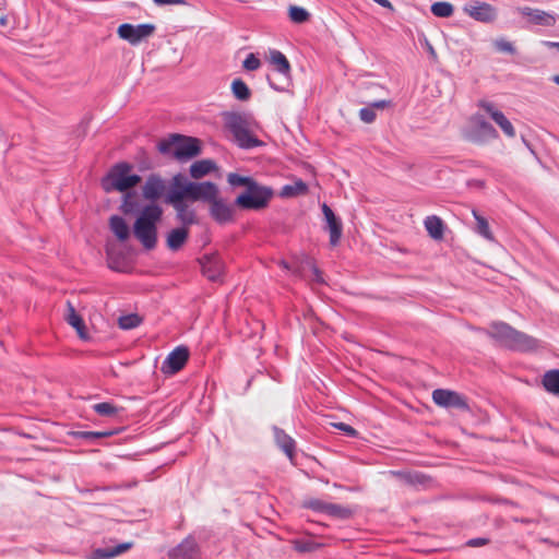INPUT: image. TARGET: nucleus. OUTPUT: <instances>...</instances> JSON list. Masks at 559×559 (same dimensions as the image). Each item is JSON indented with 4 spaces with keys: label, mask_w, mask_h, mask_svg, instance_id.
Segmentation results:
<instances>
[{
    "label": "nucleus",
    "mask_w": 559,
    "mask_h": 559,
    "mask_svg": "<svg viewBox=\"0 0 559 559\" xmlns=\"http://www.w3.org/2000/svg\"><path fill=\"white\" fill-rule=\"evenodd\" d=\"M157 150L163 155L173 156L178 160H187L201 153V144L197 138L174 133L160 140Z\"/></svg>",
    "instance_id": "nucleus-3"
},
{
    "label": "nucleus",
    "mask_w": 559,
    "mask_h": 559,
    "mask_svg": "<svg viewBox=\"0 0 559 559\" xmlns=\"http://www.w3.org/2000/svg\"><path fill=\"white\" fill-rule=\"evenodd\" d=\"M189 359V352H169L162 364L160 371L164 374L173 376L180 371Z\"/></svg>",
    "instance_id": "nucleus-17"
},
{
    "label": "nucleus",
    "mask_w": 559,
    "mask_h": 559,
    "mask_svg": "<svg viewBox=\"0 0 559 559\" xmlns=\"http://www.w3.org/2000/svg\"><path fill=\"white\" fill-rule=\"evenodd\" d=\"M329 503L323 502L319 499H311L309 500L306 506L314 511H321L325 513V507H328Z\"/></svg>",
    "instance_id": "nucleus-46"
},
{
    "label": "nucleus",
    "mask_w": 559,
    "mask_h": 559,
    "mask_svg": "<svg viewBox=\"0 0 559 559\" xmlns=\"http://www.w3.org/2000/svg\"><path fill=\"white\" fill-rule=\"evenodd\" d=\"M270 61L274 66L275 70L284 75L286 79L290 75V63L286 56L276 49L270 51Z\"/></svg>",
    "instance_id": "nucleus-21"
},
{
    "label": "nucleus",
    "mask_w": 559,
    "mask_h": 559,
    "mask_svg": "<svg viewBox=\"0 0 559 559\" xmlns=\"http://www.w3.org/2000/svg\"><path fill=\"white\" fill-rule=\"evenodd\" d=\"M224 123L240 148L250 150L264 145L263 141L259 140L253 133L255 121L251 115L225 112Z\"/></svg>",
    "instance_id": "nucleus-1"
},
{
    "label": "nucleus",
    "mask_w": 559,
    "mask_h": 559,
    "mask_svg": "<svg viewBox=\"0 0 559 559\" xmlns=\"http://www.w3.org/2000/svg\"><path fill=\"white\" fill-rule=\"evenodd\" d=\"M7 24V17L5 16H1L0 17V25H5Z\"/></svg>",
    "instance_id": "nucleus-56"
},
{
    "label": "nucleus",
    "mask_w": 559,
    "mask_h": 559,
    "mask_svg": "<svg viewBox=\"0 0 559 559\" xmlns=\"http://www.w3.org/2000/svg\"><path fill=\"white\" fill-rule=\"evenodd\" d=\"M313 273L316 275V280L321 283L322 282L321 272L317 267H314Z\"/></svg>",
    "instance_id": "nucleus-53"
},
{
    "label": "nucleus",
    "mask_w": 559,
    "mask_h": 559,
    "mask_svg": "<svg viewBox=\"0 0 559 559\" xmlns=\"http://www.w3.org/2000/svg\"><path fill=\"white\" fill-rule=\"evenodd\" d=\"M498 138L497 130L483 116L474 115L471 118V128L467 139L474 143H485Z\"/></svg>",
    "instance_id": "nucleus-7"
},
{
    "label": "nucleus",
    "mask_w": 559,
    "mask_h": 559,
    "mask_svg": "<svg viewBox=\"0 0 559 559\" xmlns=\"http://www.w3.org/2000/svg\"><path fill=\"white\" fill-rule=\"evenodd\" d=\"M325 513L340 519H347L352 515V511L340 504L329 503L325 507Z\"/></svg>",
    "instance_id": "nucleus-39"
},
{
    "label": "nucleus",
    "mask_w": 559,
    "mask_h": 559,
    "mask_svg": "<svg viewBox=\"0 0 559 559\" xmlns=\"http://www.w3.org/2000/svg\"><path fill=\"white\" fill-rule=\"evenodd\" d=\"M545 46L556 48L559 51V41H544Z\"/></svg>",
    "instance_id": "nucleus-52"
},
{
    "label": "nucleus",
    "mask_w": 559,
    "mask_h": 559,
    "mask_svg": "<svg viewBox=\"0 0 559 559\" xmlns=\"http://www.w3.org/2000/svg\"><path fill=\"white\" fill-rule=\"evenodd\" d=\"M432 401L438 405L442 407H454L459 409H467L468 405L465 401V399L450 390L444 389H436L432 392Z\"/></svg>",
    "instance_id": "nucleus-13"
},
{
    "label": "nucleus",
    "mask_w": 559,
    "mask_h": 559,
    "mask_svg": "<svg viewBox=\"0 0 559 559\" xmlns=\"http://www.w3.org/2000/svg\"><path fill=\"white\" fill-rule=\"evenodd\" d=\"M175 559H198L197 543L192 538L185 539L174 549Z\"/></svg>",
    "instance_id": "nucleus-20"
},
{
    "label": "nucleus",
    "mask_w": 559,
    "mask_h": 559,
    "mask_svg": "<svg viewBox=\"0 0 559 559\" xmlns=\"http://www.w3.org/2000/svg\"><path fill=\"white\" fill-rule=\"evenodd\" d=\"M486 544H487V539H485V538H474V539H469L467 542V545L471 547L484 546Z\"/></svg>",
    "instance_id": "nucleus-50"
},
{
    "label": "nucleus",
    "mask_w": 559,
    "mask_h": 559,
    "mask_svg": "<svg viewBox=\"0 0 559 559\" xmlns=\"http://www.w3.org/2000/svg\"><path fill=\"white\" fill-rule=\"evenodd\" d=\"M308 192L307 183L298 179L293 185H286L281 190V197L283 198H293L297 195H302Z\"/></svg>",
    "instance_id": "nucleus-30"
},
{
    "label": "nucleus",
    "mask_w": 559,
    "mask_h": 559,
    "mask_svg": "<svg viewBox=\"0 0 559 559\" xmlns=\"http://www.w3.org/2000/svg\"><path fill=\"white\" fill-rule=\"evenodd\" d=\"M253 181L255 180L252 177L241 176L237 173H230L227 175V182L231 187H246V189H248V187H250Z\"/></svg>",
    "instance_id": "nucleus-38"
},
{
    "label": "nucleus",
    "mask_w": 559,
    "mask_h": 559,
    "mask_svg": "<svg viewBox=\"0 0 559 559\" xmlns=\"http://www.w3.org/2000/svg\"><path fill=\"white\" fill-rule=\"evenodd\" d=\"M142 322L141 317L138 313H129L121 316L118 319V325L122 330H131L139 326Z\"/></svg>",
    "instance_id": "nucleus-36"
},
{
    "label": "nucleus",
    "mask_w": 559,
    "mask_h": 559,
    "mask_svg": "<svg viewBox=\"0 0 559 559\" xmlns=\"http://www.w3.org/2000/svg\"><path fill=\"white\" fill-rule=\"evenodd\" d=\"M131 546H132L131 543H122L115 547L96 549L92 554L91 559H111V558H115V557L128 551L131 548Z\"/></svg>",
    "instance_id": "nucleus-22"
},
{
    "label": "nucleus",
    "mask_w": 559,
    "mask_h": 559,
    "mask_svg": "<svg viewBox=\"0 0 559 559\" xmlns=\"http://www.w3.org/2000/svg\"><path fill=\"white\" fill-rule=\"evenodd\" d=\"M165 202L175 209L176 218L182 227L198 223L195 211L188 205L187 200L181 201L180 194L166 195Z\"/></svg>",
    "instance_id": "nucleus-9"
},
{
    "label": "nucleus",
    "mask_w": 559,
    "mask_h": 559,
    "mask_svg": "<svg viewBox=\"0 0 559 559\" xmlns=\"http://www.w3.org/2000/svg\"><path fill=\"white\" fill-rule=\"evenodd\" d=\"M473 215L476 219V231L487 240H492L493 236L489 228L487 219L479 215L477 211L473 210Z\"/></svg>",
    "instance_id": "nucleus-34"
},
{
    "label": "nucleus",
    "mask_w": 559,
    "mask_h": 559,
    "mask_svg": "<svg viewBox=\"0 0 559 559\" xmlns=\"http://www.w3.org/2000/svg\"><path fill=\"white\" fill-rule=\"evenodd\" d=\"M273 195L274 191L271 187L253 181L248 189L236 198L234 205L241 210L260 211L269 206Z\"/></svg>",
    "instance_id": "nucleus-5"
},
{
    "label": "nucleus",
    "mask_w": 559,
    "mask_h": 559,
    "mask_svg": "<svg viewBox=\"0 0 559 559\" xmlns=\"http://www.w3.org/2000/svg\"><path fill=\"white\" fill-rule=\"evenodd\" d=\"M166 182L158 174H151L142 187V194L144 199L155 203L166 192Z\"/></svg>",
    "instance_id": "nucleus-15"
},
{
    "label": "nucleus",
    "mask_w": 559,
    "mask_h": 559,
    "mask_svg": "<svg viewBox=\"0 0 559 559\" xmlns=\"http://www.w3.org/2000/svg\"><path fill=\"white\" fill-rule=\"evenodd\" d=\"M67 321L70 325H72L78 331L81 338H86L85 333H84V329H85L84 321L81 318V316L79 313H76L73 305L70 301H68Z\"/></svg>",
    "instance_id": "nucleus-29"
},
{
    "label": "nucleus",
    "mask_w": 559,
    "mask_h": 559,
    "mask_svg": "<svg viewBox=\"0 0 559 559\" xmlns=\"http://www.w3.org/2000/svg\"><path fill=\"white\" fill-rule=\"evenodd\" d=\"M242 66L247 71H255L261 67V61L254 53H249Z\"/></svg>",
    "instance_id": "nucleus-41"
},
{
    "label": "nucleus",
    "mask_w": 559,
    "mask_h": 559,
    "mask_svg": "<svg viewBox=\"0 0 559 559\" xmlns=\"http://www.w3.org/2000/svg\"><path fill=\"white\" fill-rule=\"evenodd\" d=\"M542 382L547 392L559 396V370L558 369H552V370L547 371L544 374Z\"/></svg>",
    "instance_id": "nucleus-28"
},
{
    "label": "nucleus",
    "mask_w": 559,
    "mask_h": 559,
    "mask_svg": "<svg viewBox=\"0 0 559 559\" xmlns=\"http://www.w3.org/2000/svg\"><path fill=\"white\" fill-rule=\"evenodd\" d=\"M174 349L181 350V349H188V348L185 345H178Z\"/></svg>",
    "instance_id": "nucleus-57"
},
{
    "label": "nucleus",
    "mask_w": 559,
    "mask_h": 559,
    "mask_svg": "<svg viewBox=\"0 0 559 559\" xmlns=\"http://www.w3.org/2000/svg\"><path fill=\"white\" fill-rule=\"evenodd\" d=\"M333 426L335 428H337L338 430H342L349 437H356L358 435V432L355 428H353L352 426H349L345 423H336V424H333Z\"/></svg>",
    "instance_id": "nucleus-47"
},
{
    "label": "nucleus",
    "mask_w": 559,
    "mask_h": 559,
    "mask_svg": "<svg viewBox=\"0 0 559 559\" xmlns=\"http://www.w3.org/2000/svg\"><path fill=\"white\" fill-rule=\"evenodd\" d=\"M493 121L501 128L503 133L509 138L515 136V129L510 122V120L504 116L503 112L495 114Z\"/></svg>",
    "instance_id": "nucleus-37"
},
{
    "label": "nucleus",
    "mask_w": 559,
    "mask_h": 559,
    "mask_svg": "<svg viewBox=\"0 0 559 559\" xmlns=\"http://www.w3.org/2000/svg\"><path fill=\"white\" fill-rule=\"evenodd\" d=\"M93 409L100 416L114 417L117 416L123 408L118 407L109 402L97 403L93 406Z\"/></svg>",
    "instance_id": "nucleus-33"
},
{
    "label": "nucleus",
    "mask_w": 559,
    "mask_h": 559,
    "mask_svg": "<svg viewBox=\"0 0 559 559\" xmlns=\"http://www.w3.org/2000/svg\"><path fill=\"white\" fill-rule=\"evenodd\" d=\"M463 11L477 22L492 23L498 16L497 9L487 2L473 1L464 5Z\"/></svg>",
    "instance_id": "nucleus-10"
},
{
    "label": "nucleus",
    "mask_w": 559,
    "mask_h": 559,
    "mask_svg": "<svg viewBox=\"0 0 559 559\" xmlns=\"http://www.w3.org/2000/svg\"><path fill=\"white\" fill-rule=\"evenodd\" d=\"M231 92L234 96L241 102H246L251 96V91L241 79H235L231 83Z\"/></svg>",
    "instance_id": "nucleus-32"
},
{
    "label": "nucleus",
    "mask_w": 559,
    "mask_h": 559,
    "mask_svg": "<svg viewBox=\"0 0 559 559\" xmlns=\"http://www.w3.org/2000/svg\"><path fill=\"white\" fill-rule=\"evenodd\" d=\"M162 216L163 209L156 203H150L140 211L134 222L133 234L147 250L156 246L157 223L162 219Z\"/></svg>",
    "instance_id": "nucleus-2"
},
{
    "label": "nucleus",
    "mask_w": 559,
    "mask_h": 559,
    "mask_svg": "<svg viewBox=\"0 0 559 559\" xmlns=\"http://www.w3.org/2000/svg\"><path fill=\"white\" fill-rule=\"evenodd\" d=\"M486 333L492 338L521 346L522 349H535L537 347L535 338L513 329L502 321L490 323L489 330H487Z\"/></svg>",
    "instance_id": "nucleus-6"
},
{
    "label": "nucleus",
    "mask_w": 559,
    "mask_h": 559,
    "mask_svg": "<svg viewBox=\"0 0 559 559\" xmlns=\"http://www.w3.org/2000/svg\"><path fill=\"white\" fill-rule=\"evenodd\" d=\"M430 9L431 13L438 17H450L454 12L453 5L445 1L435 2Z\"/></svg>",
    "instance_id": "nucleus-35"
},
{
    "label": "nucleus",
    "mask_w": 559,
    "mask_h": 559,
    "mask_svg": "<svg viewBox=\"0 0 559 559\" xmlns=\"http://www.w3.org/2000/svg\"><path fill=\"white\" fill-rule=\"evenodd\" d=\"M109 226L111 231L116 235V237L123 241L129 238L130 230L129 226L127 225L126 221L118 215H114L109 219Z\"/></svg>",
    "instance_id": "nucleus-27"
},
{
    "label": "nucleus",
    "mask_w": 559,
    "mask_h": 559,
    "mask_svg": "<svg viewBox=\"0 0 559 559\" xmlns=\"http://www.w3.org/2000/svg\"><path fill=\"white\" fill-rule=\"evenodd\" d=\"M393 103L392 100H386V99H381V100H376V102H372L369 104L370 107H372V109L376 111V109H385V108H389V107H392Z\"/></svg>",
    "instance_id": "nucleus-48"
},
{
    "label": "nucleus",
    "mask_w": 559,
    "mask_h": 559,
    "mask_svg": "<svg viewBox=\"0 0 559 559\" xmlns=\"http://www.w3.org/2000/svg\"><path fill=\"white\" fill-rule=\"evenodd\" d=\"M270 85L276 90V91H284V87H280V86H276L275 84H273L271 81H270Z\"/></svg>",
    "instance_id": "nucleus-54"
},
{
    "label": "nucleus",
    "mask_w": 559,
    "mask_h": 559,
    "mask_svg": "<svg viewBox=\"0 0 559 559\" xmlns=\"http://www.w3.org/2000/svg\"><path fill=\"white\" fill-rule=\"evenodd\" d=\"M156 5H166V4H185V0H153Z\"/></svg>",
    "instance_id": "nucleus-49"
},
{
    "label": "nucleus",
    "mask_w": 559,
    "mask_h": 559,
    "mask_svg": "<svg viewBox=\"0 0 559 559\" xmlns=\"http://www.w3.org/2000/svg\"><path fill=\"white\" fill-rule=\"evenodd\" d=\"M274 437L276 444L283 450L290 461L294 459L295 441L283 430L275 428Z\"/></svg>",
    "instance_id": "nucleus-23"
},
{
    "label": "nucleus",
    "mask_w": 559,
    "mask_h": 559,
    "mask_svg": "<svg viewBox=\"0 0 559 559\" xmlns=\"http://www.w3.org/2000/svg\"><path fill=\"white\" fill-rule=\"evenodd\" d=\"M120 210L126 215L140 213V203L135 192H126Z\"/></svg>",
    "instance_id": "nucleus-31"
},
{
    "label": "nucleus",
    "mask_w": 559,
    "mask_h": 559,
    "mask_svg": "<svg viewBox=\"0 0 559 559\" xmlns=\"http://www.w3.org/2000/svg\"><path fill=\"white\" fill-rule=\"evenodd\" d=\"M189 193L190 201L210 203L218 194V187L212 181L192 182L185 190Z\"/></svg>",
    "instance_id": "nucleus-11"
},
{
    "label": "nucleus",
    "mask_w": 559,
    "mask_h": 559,
    "mask_svg": "<svg viewBox=\"0 0 559 559\" xmlns=\"http://www.w3.org/2000/svg\"><path fill=\"white\" fill-rule=\"evenodd\" d=\"M359 118L365 123H372L377 118V114L372 107L368 105L359 110Z\"/></svg>",
    "instance_id": "nucleus-42"
},
{
    "label": "nucleus",
    "mask_w": 559,
    "mask_h": 559,
    "mask_svg": "<svg viewBox=\"0 0 559 559\" xmlns=\"http://www.w3.org/2000/svg\"><path fill=\"white\" fill-rule=\"evenodd\" d=\"M132 165L120 162L114 165L102 180V187L106 192H127L141 182V177L131 174Z\"/></svg>",
    "instance_id": "nucleus-4"
},
{
    "label": "nucleus",
    "mask_w": 559,
    "mask_h": 559,
    "mask_svg": "<svg viewBox=\"0 0 559 559\" xmlns=\"http://www.w3.org/2000/svg\"><path fill=\"white\" fill-rule=\"evenodd\" d=\"M155 28L156 27L153 24L133 25L130 23H123L119 25L117 33L120 38L134 46L140 44L143 39L152 36L155 32Z\"/></svg>",
    "instance_id": "nucleus-8"
},
{
    "label": "nucleus",
    "mask_w": 559,
    "mask_h": 559,
    "mask_svg": "<svg viewBox=\"0 0 559 559\" xmlns=\"http://www.w3.org/2000/svg\"><path fill=\"white\" fill-rule=\"evenodd\" d=\"M215 167V163L211 159L197 160L190 166V175L194 179H200L214 170Z\"/></svg>",
    "instance_id": "nucleus-26"
},
{
    "label": "nucleus",
    "mask_w": 559,
    "mask_h": 559,
    "mask_svg": "<svg viewBox=\"0 0 559 559\" xmlns=\"http://www.w3.org/2000/svg\"><path fill=\"white\" fill-rule=\"evenodd\" d=\"M111 432L107 431H80L78 436L84 439H98L110 436Z\"/></svg>",
    "instance_id": "nucleus-45"
},
{
    "label": "nucleus",
    "mask_w": 559,
    "mask_h": 559,
    "mask_svg": "<svg viewBox=\"0 0 559 559\" xmlns=\"http://www.w3.org/2000/svg\"><path fill=\"white\" fill-rule=\"evenodd\" d=\"M428 235L436 240L443 238L444 225L440 217L436 215L427 216L424 222Z\"/></svg>",
    "instance_id": "nucleus-24"
},
{
    "label": "nucleus",
    "mask_w": 559,
    "mask_h": 559,
    "mask_svg": "<svg viewBox=\"0 0 559 559\" xmlns=\"http://www.w3.org/2000/svg\"><path fill=\"white\" fill-rule=\"evenodd\" d=\"M189 230L187 227H177L171 229L167 235V247L171 251H178L187 241Z\"/></svg>",
    "instance_id": "nucleus-19"
},
{
    "label": "nucleus",
    "mask_w": 559,
    "mask_h": 559,
    "mask_svg": "<svg viewBox=\"0 0 559 559\" xmlns=\"http://www.w3.org/2000/svg\"><path fill=\"white\" fill-rule=\"evenodd\" d=\"M478 107L484 109L490 116V118L492 120H493V115L495 114H501L502 112V111L498 110L492 103L487 102V100H479L478 102Z\"/></svg>",
    "instance_id": "nucleus-44"
},
{
    "label": "nucleus",
    "mask_w": 559,
    "mask_h": 559,
    "mask_svg": "<svg viewBox=\"0 0 559 559\" xmlns=\"http://www.w3.org/2000/svg\"><path fill=\"white\" fill-rule=\"evenodd\" d=\"M289 17L294 23H305L309 20V12L301 7H290L289 8Z\"/></svg>",
    "instance_id": "nucleus-40"
},
{
    "label": "nucleus",
    "mask_w": 559,
    "mask_h": 559,
    "mask_svg": "<svg viewBox=\"0 0 559 559\" xmlns=\"http://www.w3.org/2000/svg\"><path fill=\"white\" fill-rule=\"evenodd\" d=\"M322 213L324 215V219L326 222V230L330 234V243L331 246H336L343 234V224L340 217L335 215L333 210L328 205H322Z\"/></svg>",
    "instance_id": "nucleus-16"
},
{
    "label": "nucleus",
    "mask_w": 559,
    "mask_h": 559,
    "mask_svg": "<svg viewBox=\"0 0 559 559\" xmlns=\"http://www.w3.org/2000/svg\"><path fill=\"white\" fill-rule=\"evenodd\" d=\"M493 45L498 51L507 52L510 55L515 53V48H514L513 44L503 38L496 39Z\"/></svg>",
    "instance_id": "nucleus-43"
},
{
    "label": "nucleus",
    "mask_w": 559,
    "mask_h": 559,
    "mask_svg": "<svg viewBox=\"0 0 559 559\" xmlns=\"http://www.w3.org/2000/svg\"><path fill=\"white\" fill-rule=\"evenodd\" d=\"M520 13L527 17L528 22L540 25V26H554L557 22V17L555 14L548 13L540 9H534L530 7H524L520 9Z\"/></svg>",
    "instance_id": "nucleus-18"
},
{
    "label": "nucleus",
    "mask_w": 559,
    "mask_h": 559,
    "mask_svg": "<svg viewBox=\"0 0 559 559\" xmlns=\"http://www.w3.org/2000/svg\"><path fill=\"white\" fill-rule=\"evenodd\" d=\"M189 183H192V181H189L185 175H175L173 177L171 189L166 195L180 194L181 201L189 200V193L185 191Z\"/></svg>",
    "instance_id": "nucleus-25"
},
{
    "label": "nucleus",
    "mask_w": 559,
    "mask_h": 559,
    "mask_svg": "<svg viewBox=\"0 0 559 559\" xmlns=\"http://www.w3.org/2000/svg\"><path fill=\"white\" fill-rule=\"evenodd\" d=\"M408 479L413 484H423L425 481V476L416 473L414 475H409Z\"/></svg>",
    "instance_id": "nucleus-51"
},
{
    "label": "nucleus",
    "mask_w": 559,
    "mask_h": 559,
    "mask_svg": "<svg viewBox=\"0 0 559 559\" xmlns=\"http://www.w3.org/2000/svg\"><path fill=\"white\" fill-rule=\"evenodd\" d=\"M203 275L212 281L217 282L222 278L224 273V262L216 253L204 254L200 259Z\"/></svg>",
    "instance_id": "nucleus-14"
},
{
    "label": "nucleus",
    "mask_w": 559,
    "mask_h": 559,
    "mask_svg": "<svg viewBox=\"0 0 559 559\" xmlns=\"http://www.w3.org/2000/svg\"><path fill=\"white\" fill-rule=\"evenodd\" d=\"M210 215L218 224H227L234 221L235 209L226 200L219 197V193L211 200Z\"/></svg>",
    "instance_id": "nucleus-12"
},
{
    "label": "nucleus",
    "mask_w": 559,
    "mask_h": 559,
    "mask_svg": "<svg viewBox=\"0 0 559 559\" xmlns=\"http://www.w3.org/2000/svg\"><path fill=\"white\" fill-rule=\"evenodd\" d=\"M552 82L559 85V74L552 76Z\"/></svg>",
    "instance_id": "nucleus-55"
},
{
    "label": "nucleus",
    "mask_w": 559,
    "mask_h": 559,
    "mask_svg": "<svg viewBox=\"0 0 559 559\" xmlns=\"http://www.w3.org/2000/svg\"><path fill=\"white\" fill-rule=\"evenodd\" d=\"M429 52H432V53L435 52L433 48L431 46H430Z\"/></svg>",
    "instance_id": "nucleus-58"
}]
</instances>
